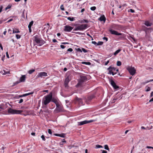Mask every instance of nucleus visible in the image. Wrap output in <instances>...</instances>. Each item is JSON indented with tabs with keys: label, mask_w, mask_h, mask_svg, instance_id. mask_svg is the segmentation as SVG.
<instances>
[{
	"label": "nucleus",
	"mask_w": 153,
	"mask_h": 153,
	"mask_svg": "<svg viewBox=\"0 0 153 153\" xmlns=\"http://www.w3.org/2000/svg\"><path fill=\"white\" fill-rule=\"evenodd\" d=\"M109 60L107 61L106 62H105V65H107L109 63Z\"/></svg>",
	"instance_id": "obj_58"
},
{
	"label": "nucleus",
	"mask_w": 153,
	"mask_h": 153,
	"mask_svg": "<svg viewBox=\"0 0 153 153\" xmlns=\"http://www.w3.org/2000/svg\"><path fill=\"white\" fill-rule=\"evenodd\" d=\"M144 24L147 27L151 26L152 25V23L150 22L147 21H145Z\"/></svg>",
	"instance_id": "obj_20"
},
{
	"label": "nucleus",
	"mask_w": 153,
	"mask_h": 153,
	"mask_svg": "<svg viewBox=\"0 0 153 153\" xmlns=\"http://www.w3.org/2000/svg\"><path fill=\"white\" fill-rule=\"evenodd\" d=\"M33 41L36 43L39 44V46H41L45 43V41L43 40L39 35H36L33 37Z\"/></svg>",
	"instance_id": "obj_2"
},
{
	"label": "nucleus",
	"mask_w": 153,
	"mask_h": 153,
	"mask_svg": "<svg viewBox=\"0 0 153 153\" xmlns=\"http://www.w3.org/2000/svg\"><path fill=\"white\" fill-rule=\"evenodd\" d=\"M108 30L111 34L113 35H115L117 36L121 35H122V33H119L117 31L114 30H112L111 29H109Z\"/></svg>",
	"instance_id": "obj_12"
},
{
	"label": "nucleus",
	"mask_w": 153,
	"mask_h": 153,
	"mask_svg": "<svg viewBox=\"0 0 153 153\" xmlns=\"http://www.w3.org/2000/svg\"><path fill=\"white\" fill-rule=\"evenodd\" d=\"M89 22L86 19H83L80 22V23H88Z\"/></svg>",
	"instance_id": "obj_31"
},
{
	"label": "nucleus",
	"mask_w": 153,
	"mask_h": 153,
	"mask_svg": "<svg viewBox=\"0 0 153 153\" xmlns=\"http://www.w3.org/2000/svg\"><path fill=\"white\" fill-rule=\"evenodd\" d=\"M82 51L84 53H86L88 52V51L86 50L84 48H82Z\"/></svg>",
	"instance_id": "obj_41"
},
{
	"label": "nucleus",
	"mask_w": 153,
	"mask_h": 153,
	"mask_svg": "<svg viewBox=\"0 0 153 153\" xmlns=\"http://www.w3.org/2000/svg\"><path fill=\"white\" fill-rule=\"evenodd\" d=\"M82 64H85L86 65H90L91 64V63L89 62H82Z\"/></svg>",
	"instance_id": "obj_24"
},
{
	"label": "nucleus",
	"mask_w": 153,
	"mask_h": 153,
	"mask_svg": "<svg viewBox=\"0 0 153 153\" xmlns=\"http://www.w3.org/2000/svg\"><path fill=\"white\" fill-rule=\"evenodd\" d=\"M68 82H66V81H65L64 85L65 88H68Z\"/></svg>",
	"instance_id": "obj_27"
},
{
	"label": "nucleus",
	"mask_w": 153,
	"mask_h": 153,
	"mask_svg": "<svg viewBox=\"0 0 153 153\" xmlns=\"http://www.w3.org/2000/svg\"><path fill=\"white\" fill-rule=\"evenodd\" d=\"M23 102V100L22 99H21L19 101V103H22Z\"/></svg>",
	"instance_id": "obj_54"
},
{
	"label": "nucleus",
	"mask_w": 153,
	"mask_h": 153,
	"mask_svg": "<svg viewBox=\"0 0 153 153\" xmlns=\"http://www.w3.org/2000/svg\"><path fill=\"white\" fill-rule=\"evenodd\" d=\"M41 137L42 138V140H44V141H45V136L44 135H42L41 136Z\"/></svg>",
	"instance_id": "obj_44"
},
{
	"label": "nucleus",
	"mask_w": 153,
	"mask_h": 153,
	"mask_svg": "<svg viewBox=\"0 0 153 153\" xmlns=\"http://www.w3.org/2000/svg\"><path fill=\"white\" fill-rule=\"evenodd\" d=\"M71 80V76H68L66 78L65 81H66V82H69Z\"/></svg>",
	"instance_id": "obj_23"
},
{
	"label": "nucleus",
	"mask_w": 153,
	"mask_h": 153,
	"mask_svg": "<svg viewBox=\"0 0 153 153\" xmlns=\"http://www.w3.org/2000/svg\"><path fill=\"white\" fill-rule=\"evenodd\" d=\"M52 98V92H50L48 94L45 96L42 100V105H47L51 101Z\"/></svg>",
	"instance_id": "obj_1"
},
{
	"label": "nucleus",
	"mask_w": 153,
	"mask_h": 153,
	"mask_svg": "<svg viewBox=\"0 0 153 153\" xmlns=\"http://www.w3.org/2000/svg\"><path fill=\"white\" fill-rule=\"evenodd\" d=\"M54 135L55 136L62 137H65V134L64 133H62L61 134H54Z\"/></svg>",
	"instance_id": "obj_19"
},
{
	"label": "nucleus",
	"mask_w": 153,
	"mask_h": 153,
	"mask_svg": "<svg viewBox=\"0 0 153 153\" xmlns=\"http://www.w3.org/2000/svg\"><path fill=\"white\" fill-rule=\"evenodd\" d=\"M13 20V19H10V20H8L6 22L7 23L9 22L12 21Z\"/></svg>",
	"instance_id": "obj_59"
},
{
	"label": "nucleus",
	"mask_w": 153,
	"mask_h": 153,
	"mask_svg": "<svg viewBox=\"0 0 153 153\" xmlns=\"http://www.w3.org/2000/svg\"><path fill=\"white\" fill-rule=\"evenodd\" d=\"M127 69L131 75L133 76L136 73V70L134 67H128L127 68Z\"/></svg>",
	"instance_id": "obj_6"
},
{
	"label": "nucleus",
	"mask_w": 153,
	"mask_h": 153,
	"mask_svg": "<svg viewBox=\"0 0 153 153\" xmlns=\"http://www.w3.org/2000/svg\"><path fill=\"white\" fill-rule=\"evenodd\" d=\"M119 28V25H117L113 24L111 25L109 27V29H111L112 30H117Z\"/></svg>",
	"instance_id": "obj_14"
},
{
	"label": "nucleus",
	"mask_w": 153,
	"mask_h": 153,
	"mask_svg": "<svg viewBox=\"0 0 153 153\" xmlns=\"http://www.w3.org/2000/svg\"><path fill=\"white\" fill-rule=\"evenodd\" d=\"M68 82H66V81H65L64 85L65 88H68Z\"/></svg>",
	"instance_id": "obj_26"
},
{
	"label": "nucleus",
	"mask_w": 153,
	"mask_h": 153,
	"mask_svg": "<svg viewBox=\"0 0 153 153\" xmlns=\"http://www.w3.org/2000/svg\"><path fill=\"white\" fill-rule=\"evenodd\" d=\"M98 20L101 21H103L105 22L106 20V18L104 15L101 16Z\"/></svg>",
	"instance_id": "obj_18"
},
{
	"label": "nucleus",
	"mask_w": 153,
	"mask_h": 153,
	"mask_svg": "<svg viewBox=\"0 0 153 153\" xmlns=\"http://www.w3.org/2000/svg\"><path fill=\"white\" fill-rule=\"evenodd\" d=\"M104 149L108 151H109V149L108 148V146L107 145H105L104 146Z\"/></svg>",
	"instance_id": "obj_33"
},
{
	"label": "nucleus",
	"mask_w": 153,
	"mask_h": 153,
	"mask_svg": "<svg viewBox=\"0 0 153 153\" xmlns=\"http://www.w3.org/2000/svg\"><path fill=\"white\" fill-rule=\"evenodd\" d=\"M116 70L115 68L110 66L107 69L109 71V73L108 74H112V75H114V72Z\"/></svg>",
	"instance_id": "obj_9"
},
{
	"label": "nucleus",
	"mask_w": 153,
	"mask_h": 153,
	"mask_svg": "<svg viewBox=\"0 0 153 153\" xmlns=\"http://www.w3.org/2000/svg\"><path fill=\"white\" fill-rule=\"evenodd\" d=\"M6 56H7V57L8 58H9V55L8 52H6Z\"/></svg>",
	"instance_id": "obj_56"
},
{
	"label": "nucleus",
	"mask_w": 153,
	"mask_h": 153,
	"mask_svg": "<svg viewBox=\"0 0 153 153\" xmlns=\"http://www.w3.org/2000/svg\"><path fill=\"white\" fill-rule=\"evenodd\" d=\"M20 31L17 28H15L13 30V33H20Z\"/></svg>",
	"instance_id": "obj_22"
},
{
	"label": "nucleus",
	"mask_w": 153,
	"mask_h": 153,
	"mask_svg": "<svg viewBox=\"0 0 153 153\" xmlns=\"http://www.w3.org/2000/svg\"><path fill=\"white\" fill-rule=\"evenodd\" d=\"M20 82V81H17L13 83L14 85H16L17 84H18Z\"/></svg>",
	"instance_id": "obj_45"
},
{
	"label": "nucleus",
	"mask_w": 153,
	"mask_h": 153,
	"mask_svg": "<svg viewBox=\"0 0 153 153\" xmlns=\"http://www.w3.org/2000/svg\"><path fill=\"white\" fill-rule=\"evenodd\" d=\"M35 71V69H31V70H30L28 72V73L29 74H32Z\"/></svg>",
	"instance_id": "obj_25"
},
{
	"label": "nucleus",
	"mask_w": 153,
	"mask_h": 153,
	"mask_svg": "<svg viewBox=\"0 0 153 153\" xmlns=\"http://www.w3.org/2000/svg\"><path fill=\"white\" fill-rule=\"evenodd\" d=\"M47 76V73L45 72H42L39 73L36 76L35 79H37L38 78L42 77L43 76Z\"/></svg>",
	"instance_id": "obj_8"
},
{
	"label": "nucleus",
	"mask_w": 153,
	"mask_h": 153,
	"mask_svg": "<svg viewBox=\"0 0 153 153\" xmlns=\"http://www.w3.org/2000/svg\"><path fill=\"white\" fill-rule=\"evenodd\" d=\"M67 19L68 20H69L71 21H73L74 20V18L73 17H67Z\"/></svg>",
	"instance_id": "obj_30"
},
{
	"label": "nucleus",
	"mask_w": 153,
	"mask_h": 153,
	"mask_svg": "<svg viewBox=\"0 0 153 153\" xmlns=\"http://www.w3.org/2000/svg\"><path fill=\"white\" fill-rule=\"evenodd\" d=\"M73 50V49L71 48H69L67 50V51L69 52H72Z\"/></svg>",
	"instance_id": "obj_48"
},
{
	"label": "nucleus",
	"mask_w": 153,
	"mask_h": 153,
	"mask_svg": "<svg viewBox=\"0 0 153 153\" xmlns=\"http://www.w3.org/2000/svg\"><path fill=\"white\" fill-rule=\"evenodd\" d=\"M8 32L10 34H11V30L10 29H9Z\"/></svg>",
	"instance_id": "obj_63"
},
{
	"label": "nucleus",
	"mask_w": 153,
	"mask_h": 153,
	"mask_svg": "<svg viewBox=\"0 0 153 153\" xmlns=\"http://www.w3.org/2000/svg\"><path fill=\"white\" fill-rule=\"evenodd\" d=\"M94 121V120H85L82 121L78 122V125L79 126H82L84 124L93 122Z\"/></svg>",
	"instance_id": "obj_7"
},
{
	"label": "nucleus",
	"mask_w": 153,
	"mask_h": 153,
	"mask_svg": "<svg viewBox=\"0 0 153 153\" xmlns=\"http://www.w3.org/2000/svg\"><path fill=\"white\" fill-rule=\"evenodd\" d=\"M117 65L118 66H120L121 65V62L120 61H117Z\"/></svg>",
	"instance_id": "obj_36"
},
{
	"label": "nucleus",
	"mask_w": 153,
	"mask_h": 153,
	"mask_svg": "<svg viewBox=\"0 0 153 153\" xmlns=\"http://www.w3.org/2000/svg\"><path fill=\"white\" fill-rule=\"evenodd\" d=\"M75 100L76 103H78L80 105H84V104L83 103L82 99L81 98H79L76 97L75 98Z\"/></svg>",
	"instance_id": "obj_11"
},
{
	"label": "nucleus",
	"mask_w": 153,
	"mask_h": 153,
	"mask_svg": "<svg viewBox=\"0 0 153 153\" xmlns=\"http://www.w3.org/2000/svg\"><path fill=\"white\" fill-rule=\"evenodd\" d=\"M146 91H149L150 90V88L149 86H146Z\"/></svg>",
	"instance_id": "obj_38"
},
{
	"label": "nucleus",
	"mask_w": 153,
	"mask_h": 153,
	"mask_svg": "<svg viewBox=\"0 0 153 153\" xmlns=\"http://www.w3.org/2000/svg\"><path fill=\"white\" fill-rule=\"evenodd\" d=\"M33 21H32L31 22H30L28 25V27L31 28V27L32 25H33Z\"/></svg>",
	"instance_id": "obj_29"
},
{
	"label": "nucleus",
	"mask_w": 153,
	"mask_h": 153,
	"mask_svg": "<svg viewBox=\"0 0 153 153\" xmlns=\"http://www.w3.org/2000/svg\"><path fill=\"white\" fill-rule=\"evenodd\" d=\"M129 11L131 12V13H133L134 12V10L132 9H130L129 10Z\"/></svg>",
	"instance_id": "obj_51"
},
{
	"label": "nucleus",
	"mask_w": 153,
	"mask_h": 153,
	"mask_svg": "<svg viewBox=\"0 0 153 153\" xmlns=\"http://www.w3.org/2000/svg\"><path fill=\"white\" fill-rule=\"evenodd\" d=\"M22 112V110L13 109L10 108L8 110V113L11 114H21Z\"/></svg>",
	"instance_id": "obj_4"
},
{
	"label": "nucleus",
	"mask_w": 153,
	"mask_h": 153,
	"mask_svg": "<svg viewBox=\"0 0 153 153\" xmlns=\"http://www.w3.org/2000/svg\"><path fill=\"white\" fill-rule=\"evenodd\" d=\"M72 33H74V32H72ZM74 33H75L76 34H78L79 35H83L84 34V33H81L79 32H75Z\"/></svg>",
	"instance_id": "obj_39"
},
{
	"label": "nucleus",
	"mask_w": 153,
	"mask_h": 153,
	"mask_svg": "<svg viewBox=\"0 0 153 153\" xmlns=\"http://www.w3.org/2000/svg\"><path fill=\"white\" fill-rule=\"evenodd\" d=\"M56 108L54 111L55 113H58L63 111V108L62 106L59 103L56 104Z\"/></svg>",
	"instance_id": "obj_5"
},
{
	"label": "nucleus",
	"mask_w": 153,
	"mask_h": 153,
	"mask_svg": "<svg viewBox=\"0 0 153 153\" xmlns=\"http://www.w3.org/2000/svg\"><path fill=\"white\" fill-rule=\"evenodd\" d=\"M53 42H57V41L56 40V39H53Z\"/></svg>",
	"instance_id": "obj_64"
},
{
	"label": "nucleus",
	"mask_w": 153,
	"mask_h": 153,
	"mask_svg": "<svg viewBox=\"0 0 153 153\" xmlns=\"http://www.w3.org/2000/svg\"><path fill=\"white\" fill-rule=\"evenodd\" d=\"M103 146H102L100 145H96L95 146V149H98L100 148H102Z\"/></svg>",
	"instance_id": "obj_32"
},
{
	"label": "nucleus",
	"mask_w": 153,
	"mask_h": 153,
	"mask_svg": "<svg viewBox=\"0 0 153 153\" xmlns=\"http://www.w3.org/2000/svg\"><path fill=\"white\" fill-rule=\"evenodd\" d=\"M148 82H149V81H146L145 82H142L141 83V84L143 85H145Z\"/></svg>",
	"instance_id": "obj_46"
},
{
	"label": "nucleus",
	"mask_w": 153,
	"mask_h": 153,
	"mask_svg": "<svg viewBox=\"0 0 153 153\" xmlns=\"http://www.w3.org/2000/svg\"><path fill=\"white\" fill-rule=\"evenodd\" d=\"M52 99L51 100V102L54 103L56 104L58 103H59V102L58 101L57 98L55 97H53L52 96Z\"/></svg>",
	"instance_id": "obj_17"
},
{
	"label": "nucleus",
	"mask_w": 153,
	"mask_h": 153,
	"mask_svg": "<svg viewBox=\"0 0 153 153\" xmlns=\"http://www.w3.org/2000/svg\"><path fill=\"white\" fill-rule=\"evenodd\" d=\"M103 39L104 40H105L106 41V42L108 40V38L106 37H104L103 38Z\"/></svg>",
	"instance_id": "obj_50"
},
{
	"label": "nucleus",
	"mask_w": 153,
	"mask_h": 153,
	"mask_svg": "<svg viewBox=\"0 0 153 153\" xmlns=\"http://www.w3.org/2000/svg\"><path fill=\"white\" fill-rule=\"evenodd\" d=\"M101 151H102V153H107V152L105 150H101Z\"/></svg>",
	"instance_id": "obj_57"
},
{
	"label": "nucleus",
	"mask_w": 153,
	"mask_h": 153,
	"mask_svg": "<svg viewBox=\"0 0 153 153\" xmlns=\"http://www.w3.org/2000/svg\"><path fill=\"white\" fill-rule=\"evenodd\" d=\"M92 43L93 44H94L95 45H97V43L95 41H92Z\"/></svg>",
	"instance_id": "obj_61"
},
{
	"label": "nucleus",
	"mask_w": 153,
	"mask_h": 153,
	"mask_svg": "<svg viewBox=\"0 0 153 153\" xmlns=\"http://www.w3.org/2000/svg\"><path fill=\"white\" fill-rule=\"evenodd\" d=\"M94 97H95V96H94V94H92V95H91L88 96V97L87 100L89 101H91L92 100V99H93V98H94Z\"/></svg>",
	"instance_id": "obj_21"
},
{
	"label": "nucleus",
	"mask_w": 153,
	"mask_h": 153,
	"mask_svg": "<svg viewBox=\"0 0 153 153\" xmlns=\"http://www.w3.org/2000/svg\"><path fill=\"white\" fill-rule=\"evenodd\" d=\"M121 49H118L114 53V55L115 56L120 51Z\"/></svg>",
	"instance_id": "obj_28"
},
{
	"label": "nucleus",
	"mask_w": 153,
	"mask_h": 153,
	"mask_svg": "<svg viewBox=\"0 0 153 153\" xmlns=\"http://www.w3.org/2000/svg\"><path fill=\"white\" fill-rule=\"evenodd\" d=\"M109 82L111 85L113 86L114 89H117L119 88V87L116 85V84L113 80L111 79L109 80Z\"/></svg>",
	"instance_id": "obj_13"
},
{
	"label": "nucleus",
	"mask_w": 153,
	"mask_h": 153,
	"mask_svg": "<svg viewBox=\"0 0 153 153\" xmlns=\"http://www.w3.org/2000/svg\"><path fill=\"white\" fill-rule=\"evenodd\" d=\"M16 36L17 39H19L21 37V36L20 35H19L18 34H16Z\"/></svg>",
	"instance_id": "obj_40"
},
{
	"label": "nucleus",
	"mask_w": 153,
	"mask_h": 153,
	"mask_svg": "<svg viewBox=\"0 0 153 153\" xmlns=\"http://www.w3.org/2000/svg\"><path fill=\"white\" fill-rule=\"evenodd\" d=\"M73 28V27L68 25H67L64 26V30L65 32H70Z\"/></svg>",
	"instance_id": "obj_10"
},
{
	"label": "nucleus",
	"mask_w": 153,
	"mask_h": 153,
	"mask_svg": "<svg viewBox=\"0 0 153 153\" xmlns=\"http://www.w3.org/2000/svg\"><path fill=\"white\" fill-rule=\"evenodd\" d=\"M61 9L62 10H65V9H64V6H63V4H62L61 6H60V7Z\"/></svg>",
	"instance_id": "obj_42"
},
{
	"label": "nucleus",
	"mask_w": 153,
	"mask_h": 153,
	"mask_svg": "<svg viewBox=\"0 0 153 153\" xmlns=\"http://www.w3.org/2000/svg\"><path fill=\"white\" fill-rule=\"evenodd\" d=\"M48 133L51 134H52L51 130V129H48Z\"/></svg>",
	"instance_id": "obj_49"
},
{
	"label": "nucleus",
	"mask_w": 153,
	"mask_h": 153,
	"mask_svg": "<svg viewBox=\"0 0 153 153\" xmlns=\"http://www.w3.org/2000/svg\"><path fill=\"white\" fill-rule=\"evenodd\" d=\"M33 93H34L33 92H31L29 93H28L25 94H26L25 95H26V96H27L29 95H30L33 94Z\"/></svg>",
	"instance_id": "obj_43"
},
{
	"label": "nucleus",
	"mask_w": 153,
	"mask_h": 153,
	"mask_svg": "<svg viewBox=\"0 0 153 153\" xmlns=\"http://www.w3.org/2000/svg\"><path fill=\"white\" fill-rule=\"evenodd\" d=\"M77 51L80 52L82 53V50L80 48H78L77 49Z\"/></svg>",
	"instance_id": "obj_47"
},
{
	"label": "nucleus",
	"mask_w": 153,
	"mask_h": 153,
	"mask_svg": "<svg viewBox=\"0 0 153 153\" xmlns=\"http://www.w3.org/2000/svg\"><path fill=\"white\" fill-rule=\"evenodd\" d=\"M3 6H1L0 7V13L2 11V10L3 9Z\"/></svg>",
	"instance_id": "obj_55"
},
{
	"label": "nucleus",
	"mask_w": 153,
	"mask_h": 153,
	"mask_svg": "<svg viewBox=\"0 0 153 153\" xmlns=\"http://www.w3.org/2000/svg\"><path fill=\"white\" fill-rule=\"evenodd\" d=\"M87 27V25L86 24H82L76 27L73 30L74 31L83 30Z\"/></svg>",
	"instance_id": "obj_3"
},
{
	"label": "nucleus",
	"mask_w": 153,
	"mask_h": 153,
	"mask_svg": "<svg viewBox=\"0 0 153 153\" xmlns=\"http://www.w3.org/2000/svg\"><path fill=\"white\" fill-rule=\"evenodd\" d=\"M60 47L62 49H64L65 48V47L63 45H60Z\"/></svg>",
	"instance_id": "obj_52"
},
{
	"label": "nucleus",
	"mask_w": 153,
	"mask_h": 153,
	"mask_svg": "<svg viewBox=\"0 0 153 153\" xmlns=\"http://www.w3.org/2000/svg\"><path fill=\"white\" fill-rule=\"evenodd\" d=\"M0 47L1 49L2 50H3V48L1 44V43H0Z\"/></svg>",
	"instance_id": "obj_62"
},
{
	"label": "nucleus",
	"mask_w": 153,
	"mask_h": 153,
	"mask_svg": "<svg viewBox=\"0 0 153 153\" xmlns=\"http://www.w3.org/2000/svg\"><path fill=\"white\" fill-rule=\"evenodd\" d=\"M103 44V42H99L97 43V45H102Z\"/></svg>",
	"instance_id": "obj_34"
},
{
	"label": "nucleus",
	"mask_w": 153,
	"mask_h": 153,
	"mask_svg": "<svg viewBox=\"0 0 153 153\" xmlns=\"http://www.w3.org/2000/svg\"><path fill=\"white\" fill-rule=\"evenodd\" d=\"M26 78L25 75H22V76L19 79L20 82H25V79Z\"/></svg>",
	"instance_id": "obj_16"
},
{
	"label": "nucleus",
	"mask_w": 153,
	"mask_h": 153,
	"mask_svg": "<svg viewBox=\"0 0 153 153\" xmlns=\"http://www.w3.org/2000/svg\"><path fill=\"white\" fill-rule=\"evenodd\" d=\"M80 82L81 83L83 82L87 81V78L85 76L81 75L80 76Z\"/></svg>",
	"instance_id": "obj_15"
},
{
	"label": "nucleus",
	"mask_w": 153,
	"mask_h": 153,
	"mask_svg": "<svg viewBox=\"0 0 153 153\" xmlns=\"http://www.w3.org/2000/svg\"><path fill=\"white\" fill-rule=\"evenodd\" d=\"M96 9V7L95 6L92 7H91L90 9L92 11L95 10Z\"/></svg>",
	"instance_id": "obj_35"
},
{
	"label": "nucleus",
	"mask_w": 153,
	"mask_h": 153,
	"mask_svg": "<svg viewBox=\"0 0 153 153\" xmlns=\"http://www.w3.org/2000/svg\"><path fill=\"white\" fill-rule=\"evenodd\" d=\"M146 148L147 149H153V147L149 146H147L146 147Z\"/></svg>",
	"instance_id": "obj_53"
},
{
	"label": "nucleus",
	"mask_w": 153,
	"mask_h": 153,
	"mask_svg": "<svg viewBox=\"0 0 153 153\" xmlns=\"http://www.w3.org/2000/svg\"><path fill=\"white\" fill-rule=\"evenodd\" d=\"M12 7V5H8L7 7L5 8V10H7V9H10Z\"/></svg>",
	"instance_id": "obj_37"
},
{
	"label": "nucleus",
	"mask_w": 153,
	"mask_h": 153,
	"mask_svg": "<svg viewBox=\"0 0 153 153\" xmlns=\"http://www.w3.org/2000/svg\"><path fill=\"white\" fill-rule=\"evenodd\" d=\"M62 44H63V45H65V44H69V43H68V42H64L62 43Z\"/></svg>",
	"instance_id": "obj_60"
}]
</instances>
